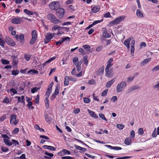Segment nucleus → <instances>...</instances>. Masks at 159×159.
<instances>
[{
    "instance_id": "1",
    "label": "nucleus",
    "mask_w": 159,
    "mask_h": 159,
    "mask_svg": "<svg viewBox=\"0 0 159 159\" xmlns=\"http://www.w3.org/2000/svg\"><path fill=\"white\" fill-rule=\"evenodd\" d=\"M125 16H122L118 17L113 21L110 22L109 24V26H111L115 25L118 24L125 19Z\"/></svg>"
},
{
    "instance_id": "2",
    "label": "nucleus",
    "mask_w": 159,
    "mask_h": 159,
    "mask_svg": "<svg viewBox=\"0 0 159 159\" xmlns=\"http://www.w3.org/2000/svg\"><path fill=\"white\" fill-rule=\"evenodd\" d=\"M48 19L51 22L54 24H57L60 23L61 21L57 18L55 16L52 14H49L47 15Z\"/></svg>"
},
{
    "instance_id": "3",
    "label": "nucleus",
    "mask_w": 159,
    "mask_h": 159,
    "mask_svg": "<svg viewBox=\"0 0 159 159\" xmlns=\"http://www.w3.org/2000/svg\"><path fill=\"white\" fill-rule=\"evenodd\" d=\"M127 83L125 81H122L118 84L116 87V91L117 93L121 92L126 86Z\"/></svg>"
},
{
    "instance_id": "4",
    "label": "nucleus",
    "mask_w": 159,
    "mask_h": 159,
    "mask_svg": "<svg viewBox=\"0 0 159 159\" xmlns=\"http://www.w3.org/2000/svg\"><path fill=\"white\" fill-rule=\"evenodd\" d=\"M73 62L74 64L76 66L77 71H80L81 70V65L82 63V61H80L79 62L78 58L75 57L73 58Z\"/></svg>"
},
{
    "instance_id": "5",
    "label": "nucleus",
    "mask_w": 159,
    "mask_h": 159,
    "mask_svg": "<svg viewBox=\"0 0 159 159\" xmlns=\"http://www.w3.org/2000/svg\"><path fill=\"white\" fill-rule=\"evenodd\" d=\"M49 7L52 10H57L60 7L59 3L58 1L52 2L49 4Z\"/></svg>"
},
{
    "instance_id": "6",
    "label": "nucleus",
    "mask_w": 159,
    "mask_h": 159,
    "mask_svg": "<svg viewBox=\"0 0 159 159\" xmlns=\"http://www.w3.org/2000/svg\"><path fill=\"white\" fill-rule=\"evenodd\" d=\"M64 10L62 8H59L57 10L56 15L60 19L62 18L64 15Z\"/></svg>"
},
{
    "instance_id": "7",
    "label": "nucleus",
    "mask_w": 159,
    "mask_h": 159,
    "mask_svg": "<svg viewBox=\"0 0 159 159\" xmlns=\"http://www.w3.org/2000/svg\"><path fill=\"white\" fill-rule=\"evenodd\" d=\"M113 68H111V69L105 68V70L106 72L105 76L108 78H112L114 74L113 71Z\"/></svg>"
},
{
    "instance_id": "8",
    "label": "nucleus",
    "mask_w": 159,
    "mask_h": 159,
    "mask_svg": "<svg viewBox=\"0 0 159 159\" xmlns=\"http://www.w3.org/2000/svg\"><path fill=\"white\" fill-rule=\"evenodd\" d=\"M17 116L16 114H13L11 116L10 123L11 124L16 125L18 122L16 120Z\"/></svg>"
},
{
    "instance_id": "9",
    "label": "nucleus",
    "mask_w": 159,
    "mask_h": 159,
    "mask_svg": "<svg viewBox=\"0 0 159 159\" xmlns=\"http://www.w3.org/2000/svg\"><path fill=\"white\" fill-rule=\"evenodd\" d=\"M11 32V34L13 35H15V37L16 39H20V40H24V36L23 34H20V35H16V31L15 30H13Z\"/></svg>"
},
{
    "instance_id": "10",
    "label": "nucleus",
    "mask_w": 159,
    "mask_h": 159,
    "mask_svg": "<svg viewBox=\"0 0 159 159\" xmlns=\"http://www.w3.org/2000/svg\"><path fill=\"white\" fill-rule=\"evenodd\" d=\"M103 32L102 34V36L105 38H109L111 37L110 34L108 33L107 30L106 28H103L102 29Z\"/></svg>"
},
{
    "instance_id": "11",
    "label": "nucleus",
    "mask_w": 159,
    "mask_h": 159,
    "mask_svg": "<svg viewBox=\"0 0 159 159\" xmlns=\"http://www.w3.org/2000/svg\"><path fill=\"white\" fill-rule=\"evenodd\" d=\"M14 98L17 99V103L21 102L24 105L25 104V98L24 96H21V97L16 96Z\"/></svg>"
},
{
    "instance_id": "12",
    "label": "nucleus",
    "mask_w": 159,
    "mask_h": 159,
    "mask_svg": "<svg viewBox=\"0 0 159 159\" xmlns=\"http://www.w3.org/2000/svg\"><path fill=\"white\" fill-rule=\"evenodd\" d=\"M22 21V20L20 18H14L11 20V23L16 24H20Z\"/></svg>"
},
{
    "instance_id": "13",
    "label": "nucleus",
    "mask_w": 159,
    "mask_h": 159,
    "mask_svg": "<svg viewBox=\"0 0 159 159\" xmlns=\"http://www.w3.org/2000/svg\"><path fill=\"white\" fill-rule=\"evenodd\" d=\"M55 34H56L54 33H48L46 35L45 39L46 40H51L53 39Z\"/></svg>"
},
{
    "instance_id": "14",
    "label": "nucleus",
    "mask_w": 159,
    "mask_h": 159,
    "mask_svg": "<svg viewBox=\"0 0 159 159\" xmlns=\"http://www.w3.org/2000/svg\"><path fill=\"white\" fill-rule=\"evenodd\" d=\"M136 14L137 17L139 18H143L144 17L143 13L140 10H137Z\"/></svg>"
},
{
    "instance_id": "15",
    "label": "nucleus",
    "mask_w": 159,
    "mask_h": 159,
    "mask_svg": "<svg viewBox=\"0 0 159 159\" xmlns=\"http://www.w3.org/2000/svg\"><path fill=\"white\" fill-rule=\"evenodd\" d=\"M87 111L92 117L95 119H97L98 118V116L96 114L94 111H92L89 109H88Z\"/></svg>"
},
{
    "instance_id": "16",
    "label": "nucleus",
    "mask_w": 159,
    "mask_h": 159,
    "mask_svg": "<svg viewBox=\"0 0 159 159\" xmlns=\"http://www.w3.org/2000/svg\"><path fill=\"white\" fill-rule=\"evenodd\" d=\"M115 81V78H113L110 81H108L106 84V86L107 88H109L111 85L114 83Z\"/></svg>"
},
{
    "instance_id": "17",
    "label": "nucleus",
    "mask_w": 159,
    "mask_h": 159,
    "mask_svg": "<svg viewBox=\"0 0 159 159\" xmlns=\"http://www.w3.org/2000/svg\"><path fill=\"white\" fill-rule=\"evenodd\" d=\"M113 61V59L112 58H110L107 61V65L106 68L109 69L111 66H113V64L111 63Z\"/></svg>"
},
{
    "instance_id": "18",
    "label": "nucleus",
    "mask_w": 159,
    "mask_h": 159,
    "mask_svg": "<svg viewBox=\"0 0 159 159\" xmlns=\"http://www.w3.org/2000/svg\"><path fill=\"white\" fill-rule=\"evenodd\" d=\"M17 56H12L11 58L12 59V64L14 65H16L18 64V61L17 59Z\"/></svg>"
},
{
    "instance_id": "19",
    "label": "nucleus",
    "mask_w": 159,
    "mask_h": 159,
    "mask_svg": "<svg viewBox=\"0 0 159 159\" xmlns=\"http://www.w3.org/2000/svg\"><path fill=\"white\" fill-rule=\"evenodd\" d=\"M31 35L32 38L31 40H36L37 39V34L36 30H33L31 32Z\"/></svg>"
},
{
    "instance_id": "20",
    "label": "nucleus",
    "mask_w": 159,
    "mask_h": 159,
    "mask_svg": "<svg viewBox=\"0 0 159 159\" xmlns=\"http://www.w3.org/2000/svg\"><path fill=\"white\" fill-rule=\"evenodd\" d=\"M151 60V57H149L144 59L143 61L141 62L140 63L141 65L142 66H144L145 64L149 62Z\"/></svg>"
},
{
    "instance_id": "21",
    "label": "nucleus",
    "mask_w": 159,
    "mask_h": 159,
    "mask_svg": "<svg viewBox=\"0 0 159 159\" xmlns=\"http://www.w3.org/2000/svg\"><path fill=\"white\" fill-rule=\"evenodd\" d=\"M100 8L99 6H95L92 8L91 11L93 13H96L99 11Z\"/></svg>"
},
{
    "instance_id": "22",
    "label": "nucleus",
    "mask_w": 159,
    "mask_h": 159,
    "mask_svg": "<svg viewBox=\"0 0 159 159\" xmlns=\"http://www.w3.org/2000/svg\"><path fill=\"white\" fill-rule=\"evenodd\" d=\"M105 146H106L108 148L112 149H113L115 150H120L122 149V148L121 147H113L111 145H105Z\"/></svg>"
},
{
    "instance_id": "23",
    "label": "nucleus",
    "mask_w": 159,
    "mask_h": 159,
    "mask_svg": "<svg viewBox=\"0 0 159 159\" xmlns=\"http://www.w3.org/2000/svg\"><path fill=\"white\" fill-rule=\"evenodd\" d=\"M135 43V40H132V43H131V54L134 53L135 50L134 48Z\"/></svg>"
},
{
    "instance_id": "24",
    "label": "nucleus",
    "mask_w": 159,
    "mask_h": 159,
    "mask_svg": "<svg viewBox=\"0 0 159 159\" xmlns=\"http://www.w3.org/2000/svg\"><path fill=\"white\" fill-rule=\"evenodd\" d=\"M38 71L35 69H30L27 72L28 74L31 75H34V74H38Z\"/></svg>"
},
{
    "instance_id": "25",
    "label": "nucleus",
    "mask_w": 159,
    "mask_h": 159,
    "mask_svg": "<svg viewBox=\"0 0 159 159\" xmlns=\"http://www.w3.org/2000/svg\"><path fill=\"white\" fill-rule=\"evenodd\" d=\"M43 148L45 149H48L52 151L55 150V148L52 146L45 145L43 146Z\"/></svg>"
},
{
    "instance_id": "26",
    "label": "nucleus",
    "mask_w": 159,
    "mask_h": 159,
    "mask_svg": "<svg viewBox=\"0 0 159 159\" xmlns=\"http://www.w3.org/2000/svg\"><path fill=\"white\" fill-rule=\"evenodd\" d=\"M44 116L45 118V120L47 122L49 123L50 122H51V118L48 115L47 113H45L44 114Z\"/></svg>"
},
{
    "instance_id": "27",
    "label": "nucleus",
    "mask_w": 159,
    "mask_h": 159,
    "mask_svg": "<svg viewBox=\"0 0 159 159\" xmlns=\"http://www.w3.org/2000/svg\"><path fill=\"white\" fill-rule=\"evenodd\" d=\"M48 98H46L44 100L45 106L47 109H48L49 107V100Z\"/></svg>"
},
{
    "instance_id": "28",
    "label": "nucleus",
    "mask_w": 159,
    "mask_h": 159,
    "mask_svg": "<svg viewBox=\"0 0 159 159\" xmlns=\"http://www.w3.org/2000/svg\"><path fill=\"white\" fill-rule=\"evenodd\" d=\"M131 140L129 138H126L125 140L124 143L127 145H129L131 143Z\"/></svg>"
},
{
    "instance_id": "29",
    "label": "nucleus",
    "mask_w": 159,
    "mask_h": 159,
    "mask_svg": "<svg viewBox=\"0 0 159 159\" xmlns=\"http://www.w3.org/2000/svg\"><path fill=\"white\" fill-rule=\"evenodd\" d=\"M3 141L6 145L11 146L12 144V143L8 139H4Z\"/></svg>"
},
{
    "instance_id": "30",
    "label": "nucleus",
    "mask_w": 159,
    "mask_h": 159,
    "mask_svg": "<svg viewBox=\"0 0 159 159\" xmlns=\"http://www.w3.org/2000/svg\"><path fill=\"white\" fill-rule=\"evenodd\" d=\"M69 76H66L65 77V80L64 82V84L66 86H67L69 85Z\"/></svg>"
},
{
    "instance_id": "31",
    "label": "nucleus",
    "mask_w": 159,
    "mask_h": 159,
    "mask_svg": "<svg viewBox=\"0 0 159 159\" xmlns=\"http://www.w3.org/2000/svg\"><path fill=\"white\" fill-rule=\"evenodd\" d=\"M31 55L29 54H25L24 55V58L27 61H29L30 59Z\"/></svg>"
},
{
    "instance_id": "32",
    "label": "nucleus",
    "mask_w": 159,
    "mask_h": 159,
    "mask_svg": "<svg viewBox=\"0 0 159 159\" xmlns=\"http://www.w3.org/2000/svg\"><path fill=\"white\" fill-rule=\"evenodd\" d=\"M52 90L51 89H49V88H48L46 91L45 96L46 97V98H49L51 93Z\"/></svg>"
},
{
    "instance_id": "33",
    "label": "nucleus",
    "mask_w": 159,
    "mask_h": 159,
    "mask_svg": "<svg viewBox=\"0 0 159 159\" xmlns=\"http://www.w3.org/2000/svg\"><path fill=\"white\" fill-rule=\"evenodd\" d=\"M24 12L26 14L29 15H33L34 14L33 12L30 10H28L27 9H25L24 11Z\"/></svg>"
},
{
    "instance_id": "34",
    "label": "nucleus",
    "mask_w": 159,
    "mask_h": 159,
    "mask_svg": "<svg viewBox=\"0 0 159 159\" xmlns=\"http://www.w3.org/2000/svg\"><path fill=\"white\" fill-rule=\"evenodd\" d=\"M6 43L9 45L11 46H14L15 45V43L14 42V40H5Z\"/></svg>"
},
{
    "instance_id": "35",
    "label": "nucleus",
    "mask_w": 159,
    "mask_h": 159,
    "mask_svg": "<svg viewBox=\"0 0 159 159\" xmlns=\"http://www.w3.org/2000/svg\"><path fill=\"white\" fill-rule=\"evenodd\" d=\"M83 47L88 52H90V51L91 47L88 45H84L83 46Z\"/></svg>"
},
{
    "instance_id": "36",
    "label": "nucleus",
    "mask_w": 159,
    "mask_h": 159,
    "mask_svg": "<svg viewBox=\"0 0 159 159\" xmlns=\"http://www.w3.org/2000/svg\"><path fill=\"white\" fill-rule=\"evenodd\" d=\"M130 40H125L124 42V44L126 46L128 49L130 48Z\"/></svg>"
},
{
    "instance_id": "37",
    "label": "nucleus",
    "mask_w": 159,
    "mask_h": 159,
    "mask_svg": "<svg viewBox=\"0 0 159 159\" xmlns=\"http://www.w3.org/2000/svg\"><path fill=\"white\" fill-rule=\"evenodd\" d=\"M40 89V87L39 88L34 87L31 89V92L33 93H34L37 91L39 90Z\"/></svg>"
},
{
    "instance_id": "38",
    "label": "nucleus",
    "mask_w": 159,
    "mask_h": 159,
    "mask_svg": "<svg viewBox=\"0 0 159 159\" xmlns=\"http://www.w3.org/2000/svg\"><path fill=\"white\" fill-rule=\"evenodd\" d=\"M1 61L2 64L4 65H7L9 63V61L6 59H1Z\"/></svg>"
},
{
    "instance_id": "39",
    "label": "nucleus",
    "mask_w": 159,
    "mask_h": 159,
    "mask_svg": "<svg viewBox=\"0 0 159 159\" xmlns=\"http://www.w3.org/2000/svg\"><path fill=\"white\" fill-rule=\"evenodd\" d=\"M33 104L32 102H29L27 105V106L28 107L29 109L32 110L34 108V107L32 106Z\"/></svg>"
},
{
    "instance_id": "40",
    "label": "nucleus",
    "mask_w": 159,
    "mask_h": 159,
    "mask_svg": "<svg viewBox=\"0 0 159 159\" xmlns=\"http://www.w3.org/2000/svg\"><path fill=\"white\" fill-rule=\"evenodd\" d=\"M104 71V67L103 66L100 69L98 70V73L99 75H102L103 74Z\"/></svg>"
},
{
    "instance_id": "41",
    "label": "nucleus",
    "mask_w": 159,
    "mask_h": 159,
    "mask_svg": "<svg viewBox=\"0 0 159 159\" xmlns=\"http://www.w3.org/2000/svg\"><path fill=\"white\" fill-rule=\"evenodd\" d=\"M89 84L90 85H93L96 84V81L93 79L89 80L88 82Z\"/></svg>"
},
{
    "instance_id": "42",
    "label": "nucleus",
    "mask_w": 159,
    "mask_h": 159,
    "mask_svg": "<svg viewBox=\"0 0 159 159\" xmlns=\"http://www.w3.org/2000/svg\"><path fill=\"white\" fill-rule=\"evenodd\" d=\"M99 117L105 120L106 121H107V120L105 117L104 115L103 114L99 113Z\"/></svg>"
},
{
    "instance_id": "43",
    "label": "nucleus",
    "mask_w": 159,
    "mask_h": 159,
    "mask_svg": "<svg viewBox=\"0 0 159 159\" xmlns=\"http://www.w3.org/2000/svg\"><path fill=\"white\" fill-rule=\"evenodd\" d=\"M59 88L58 86H57L55 88L54 92L53 93L56 95H57L59 94Z\"/></svg>"
},
{
    "instance_id": "44",
    "label": "nucleus",
    "mask_w": 159,
    "mask_h": 159,
    "mask_svg": "<svg viewBox=\"0 0 159 159\" xmlns=\"http://www.w3.org/2000/svg\"><path fill=\"white\" fill-rule=\"evenodd\" d=\"M63 152H64V155H70L71 154L70 151H69L67 150L66 149H63Z\"/></svg>"
},
{
    "instance_id": "45",
    "label": "nucleus",
    "mask_w": 159,
    "mask_h": 159,
    "mask_svg": "<svg viewBox=\"0 0 159 159\" xmlns=\"http://www.w3.org/2000/svg\"><path fill=\"white\" fill-rule=\"evenodd\" d=\"M61 27L59 26H58L57 25H55L53 26L52 28V30L54 31L56 30H59L60 29Z\"/></svg>"
},
{
    "instance_id": "46",
    "label": "nucleus",
    "mask_w": 159,
    "mask_h": 159,
    "mask_svg": "<svg viewBox=\"0 0 159 159\" xmlns=\"http://www.w3.org/2000/svg\"><path fill=\"white\" fill-rule=\"evenodd\" d=\"M19 73V71L18 70H13L12 71V74L13 75H16Z\"/></svg>"
},
{
    "instance_id": "47",
    "label": "nucleus",
    "mask_w": 159,
    "mask_h": 159,
    "mask_svg": "<svg viewBox=\"0 0 159 159\" xmlns=\"http://www.w3.org/2000/svg\"><path fill=\"white\" fill-rule=\"evenodd\" d=\"M108 89H105L102 93L101 95L102 97H104L106 96L107 93L108 91Z\"/></svg>"
},
{
    "instance_id": "48",
    "label": "nucleus",
    "mask_w": 159,
    "mask_h": 159,
    "mask_svg": "<svg viewBox=\"0 0 159 159\" xmlns=\"http://www.w3.org/2000/svg\"><path fill=\"white\" fill-rule=\"evenodd\" d=\"M103 20V19H102L101 20H97L94 21H93L92 23V25H93V26L96 25L97 24H98L99 23H100L102 22Z\"/></svg>"
},
{
    "instance_id": "49",
    "label": "nucleus",
    "mask_w": 159,
    "mask_h": 159,
    "mask_svg": "<svg viewBox=\"0 0 159 159\" xmlns=\"http://www.w3.org/2000/svg\"><path fill=\"white\" fill-rule=\"evenodd\" d=\"M125 125L121 124H117L116 125L117 128L120 129H123L125 127Z\"/></svg>"
},
{
    "instance_id": "50",
    "label": "nucleus",
    "mask_w": 159,
    "mask_h": 159,
    "mask_svg": "<svg viewBox=\"0 0 159 159\" xmlns=\"http://www.w3.org/2000/svg\"><path fill=\"white\" fill-rule=\"evenodd\" d=\"M11 143H12V144L14 145L15 146H16L17 145H18L19 144L18 141L14 139L11 140Z\"/></svg>"
},
{
    "instance_id": "51",
    "label": "nucleus",
    "mask_w": 159,
    "mask_h": 159,
    "mask_svg": "<svg viewBox=\"0 0 159 159\" xmlns=\"http://www.w3.org/2000/svg\"><path fill=\"white\" fill-rule=\"evenodd\" d=\"M88 56H86L84 57V64L87 65L88 63V61L87 59Z\"/></svg>"
},
{
    "instance_id": "52",
    "label": "nucleus",
    "mask_w": 159,
    "mask_h": 159,
    "mask_svg": "<svg viewBox=\"0 0 159 159\" xmlns=\"http://www.w3.org/2000/svg\"><path fill=\"white\" fill-rule=\"evenodd\" d=\"M19 129L17 128H15L14 129V130L12 131V133L14 134H17L19 131Z\"/></svg>"
},
{
    "instance_id": "53",
    "label": "nucleus",
    "mask_w": 159,
    "mask_h": 159,
    "mask_svg": "<svg viewBox=\"0 0 159 159\" xmlns=\"http://www.w3.org/2000/svg\"><path fill=\"white\" fill-rule=\"evenodd\" d=\"M138 133L140 135H142L143 134V128H141L139 129L138 130Z\"/></svg>"
},
{
    "instance_id": "54",
    "label": "nucleus",
    "mask_w": 159,
    "mask_h": 159,
    "mask_svg": "<svg viewBox=\"0 0 159 159\" xmlns=\"http://www.w3.org/2000/svg\"><path fill=\"white\" fill-rule=\"evenodd\" d=\"M130 138L133 139L135 137V132L134 130H132L130 133Z\"/></svg>"
},
{
    "instance_id": "55",
    "label": "nucleus",
    "mask_w": 159,
    "mask_h": 159,
    "mask_svg": "<svg viewBox=\"0 0 159 159\" xmlns=\"http://www.w3.org/2000/svg\"><path fill=\"white\" fill-rule=\"evenodd\" d=\"M6 119V116L4 114L1 117L0 116V121L1 122L4 121Z\"/></svg>"
},
{
    "instance_id": "56",
    "label": "nucleus",
    "mask_w": 159,
    "mask_h": 159,
    "mask_svg": "<svg viewBox=\"0 0 159 159\" xmlns=\"http://www.w3.org/2000/svg\"><path fill=\"white\" fill-rule=\"evenodd\" d=\"M30 1L32 5L34 6H35L37 3V0H30Z\"/></svg>"
},
{
    "instance_id": "57",
    "label": "nucleus",
    "mask_w": 159,
    "mask_h": 159,
    "mask_svg": "<svg viewBox=\"0 0 159 159\" xmlns=\"http://www.w3.org/2000/svg\"><path fill=\"white\" fill-rule=\"evenodd\" d=\"M39 95L38 94L36 96V98H35V102L36 104H39Z\"/></svg>"
},
{
    "instance_id": "58",
    "label": "nucleus",
    "mask_w": 159,
    "mask_h": 159,
    "mask_svg": "<svg viewBox=\"0 0 159 159\" xmlns=\"http://www.w3.org/2000/svg\"><path fill=\"white\" fill-rule=\"evenodd\" d=\"M10 91L12 92L14 94H17V91L15 89L11 88L10 89Z\"/></svg>"
},
{
    "instance_id": "59",
    "label": "nucleus",
    "mask_w": 159,
    "mask_h": 159,
    "mask_svg": "<svg viewBox=\"0 0 159 159\" xmlns=\"http://www.w3.org/2000/svg\"><path fill=\"white\" fill-rule=\"evenodd\" d=\"M3 102L6 103H9L10 102L9 101V98L7 97H5L4 98Z\"/></svg>"
},
{
    "instance_id": "60",
    "label": "nucleus",
    "mask_w": 159,
    "mask_h": 159,
    "mask_svg": "<svg viewBox=\"0 0 159 159\" xmlns=\"http://www.w3.org/2000/svg\"><path fill=\"white\" fill-rule=\"evenodd\" d=\"M158 70H159V65L154 67L152 68V70L153 71H157Z\"/></svg>"
},
{
    "instance_id": "61",
    "label": "nucleus",
    "mask_w": 159,
    "mask_h": 159,
    "mask_svg": "<svg viewBox=\"0 0 159 159\" xmlns=\"http://www.w3.org/2000/svg\"><path fill=\"white\" fill-rule=\"evenodd\" d=\"M111 16L110 13L109 12H108L106 13L104 15V17L105 18H108L109 17H110Z\"/></svg>"
},
{
    "instance_id": "62",
    "label": "nucleus",
    "mask_w": 159,
    "mask_h": 159,
    "mask_svg": "<svg viewBox=\"0 0 159 159\" xmlns=\"http://www.w3.org/2000/svg\"><path fill=\"white\" fill-rule=\"evenodd\" d=\"M84 102L85 103H89L90 102V100L88 98H85L84 99Z\"/></svg>"
},
{
    "instance_id": "63",
    "label": "nucleus",
    "mask_w": 159,
    "mask_h": 159,
    "mask_svg": "<svg viewBox=\"0 0 159 159\" xmlns=\"http://www.w3.org/2000/svg\"><path fill=\"white\" fill-rule=\"evenodd\" d=\"M61 159H75L70 156H64L61 157Z\"/></svg>"
},
{
    "instance_id": "64",
    "label": "nucleus",
    "mask_w": 159,
    "mask_h": 159,
    "mask_svg": "<svg viewBox=\"0 0 159 159\" xmlns=\"http://www.w3.org/2000/svg\"><path fill=\"white\" fill-rule=\"evenodd\" d=\"M154 89H157V90H159V81L157 82V83L153 86Z\"/></svg>"
}]
</instances>
